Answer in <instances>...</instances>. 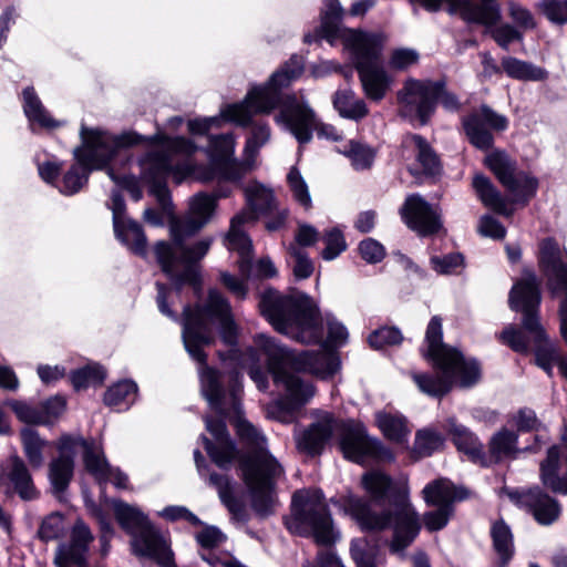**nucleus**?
I'll return each mask as SVG.
<instances>
[{
    "mask_svg": "<svg viewBox=\"0 0 567 567\" xmlns=\"http://www.w3.org/2000/svg\"><path fill=\"white\" fill-rule=\"evenodd\" d=\"M217 320L220 336L226 344L236 341V324L230 305L217 290H209L204 306L194 309L185 307L183 320V341L189 355L200 363V390L209 405L219 414L239 413L241 382L237 371L219 372L206 364L203 347L214 342L212 321Z\"/></svg>",
    "mask_w": 567,
    "mask_h": 567,
    "instance_id": "obj_1",
    "label": "nucleus"
},
{
    "mask_svg": "<svg viewBox=\"0 0 567 567\" xmlns=\"http://www.w3.org/2000/svg\"><path fill=\"white\" fill-rule=\"evenodd\" d=\"M302 71L301 60L297 56L291 58L266 83L252 85L241 102L223 107L220 115L229 122L246 127L252 125L255 115L270 114L280 106L275 121L284 125L300 144L309 143L313 131L319 137L341 140V135L332 125L320 122L308 102L299 100L295 94H282V89L298 79Z\"/></svg>",
    "mask_w": 567,
    "mask_h": 567,
    "instance_id": "obj_2",
    "label": "nucleus"
},
{
    "mask_svg": "<svg viewBox=\"0 0 567 567\" xmlns=\"http://www.w3.org/2000/svg\"><path fill=\"white\" fill-rule=\"evenodd\" d=\"M162 144L163 148L148 153L143 161L144 178L151 184V194L166 214L173 213L169 190L166 178L173 175L176 183L187 176H194L200 182H209L218 176L220 179L237 182L241 178H230L228 175L235 171L234 164H241L235 159V137L233 134H223L210 137L209 158L210 167L195 165L189 158L197 146L184 137L169 138L161 133L145 137V142Z\"/></svg>",
    "mask_w": 567,
    "mask_h": 567,
    "instance_id": "obj_3",
    "label": "nucleus"
},
{
    "mask_svg": "<svg viewBox=\"0 0 567 567\" xmlns=\"http://www.w3.org/2000/svg\"><path fill=\"white\" fill-rule=\"evenodd\" d=\"M206 429L215 443L203 437L210 460L220 468H228L238 458L243 480L248 488L251 507L261 517L274 513L277 505L275 482L284 474L279 462L266 449V439L245 420H238L237 433L246 444L247 452L238 455L235 443L229 439L223 420L206 417Z\"/></svg>",
    "mask_w": 567,
    "mask_h": 567,
    "instance_id": "obj_4",
    "label": "nucleus"
},
{
    "mask_svg": "<svg viewBox=\"0 0 567 567\" xmlns=\"http://www.w3.org/2000/svg\"><path fill=\"white\" fill-rule=\"evenodd\" d=\"M216 208V197L199 193L189 202V213L183 218L172 217L169 231L173 243L158 241L154 247L156 260L162 271L177 288L190 285L200 286L197 262L208 252L212 239L197 241L192 247L184 244L185 239L200 230L209 220Z\"/></svg>",
    "mask_w": 567,
    "mask_h": 567,
    "instance_id": "obj_5",
    "label": "nucleus"
},
{
    "mask_svg": "<svg viewBox=\"0 0 567 567\" xmlns=\"http://www.w3.org/2000/svg\"><path fill=\"white\" fill-rule=\"evenodd\" d=\"M362 485L371 499L377 504L389 502L393 512L381 514L372 512L370 504L359 497H349L346 511L363 530H382L394 525L391 550L399 553L406 548L416 537L420 523L416 513L408 498L405 487L398 486L391 477L380 471H371L362 476Z\"/></svg>",
    "mask_w": 567,
    "mask_h": 567,
    "instance_id": "obj_6",
    "label": "nucleus"
},
{
    "mask_svg": "<svg viewBox=\"0 0 567 567\" xmlns=\"http://www.w3.org/2000/svg\"><path fill=\"white\" fill-rule=\"evenodd\" d=\"M426 355L440 369L437 373H413L412 379L419 390L430 396L442 398L447 394L458 377L462 388H470L478 382L481 369L475 360H464L456 349L442 342V320L433 317L426 328Z\"/></svg>",
    "mask_w": 567,
    "mask_h": 567,
    "instance_id": "obj_7",
    "label": "nucleus"
},
{
    "mask_svg": "<svg viewBox=\"0 0 567 567\" xmlns=\"http://www.w3.org/2000/svg\"><path fill=\"white\" fill-rule=\"evenodd\" d=\"M333 432L340 433V447L351 461L359 463L364 457H373L390 462L394 458L393 453L380 440L369 436L362 426L338 421L330 413H324L317 422L296 434L297 449L309 456L319 455Z\"/></svg>",
    "mask_w": 567,
    "mask_h": 567,
    "instance_id": "obj_8",
    "label": "nucleus"
},
{
    "mask_svg": "<svg viewBox=\"0 0 567 567\" xmlns=\"http://www.w3.org/2000/svg\"><path fill=\"white\" fill-rule=\"evenodd\" d=\"M80 137L82 144L73 151L78 163L71 166L62 179L61 192L68 195L79 192L87 182L90 171L104 168L122 148L145 142V136L132 131L114 135L83 124Z\"/></svg>",
    "mask_w": 567,
    "mask_h": 567,
    "instance_id": "obj_9",
    "label": "nucleus"
},
{
    "mask_svg": "<svg viewBox=\"0 0 567 567\" xmlns=\"http://www.w3.org/2000/svg\"><path fill=\"white\" fill-rule=\"evenodd\" d=\"M261 315L280 333L300 343L322 340V319L315 302L307 296H284L265 291L259 301Z\"/></svg>",
    "mask_w": 567,
    "mask_h": 567,
    "instance_id": "obj_10",
    "label": "nucleus"
},
{
    "mask_svg": "<svg viewBox=\"0 0 567 567\" xmlns=\"http://www.w3.org/2000/svg\"><path fill=\"white\" fill-rule=\"evenodd\" d=\"M254 341L256 348L267 357L268 371L275 384L282 386L286 391V398L267 406V415L282 423H289L295 412L309 402L316 390L311 383L305 382L297 374L286 370L290 355L285 347L265 334H257Z\"/></svg>",
    "mask_w": 567,
    "mask_h": 567,
    "instance_id": "obj_11",
    "label": "nucleus"
},
{
    "mask_svg": "<svg viewBox=\"0 0 567 567\" xmlns=\"http://www.w3.org/2000/svg\"><path fill=\"white\" fill-rule=\"evenodd\" d=\"M343 45L351 52L365 96L372 102L383 100L391 89L392 79L382 66L381 38L362 31H346Z\"/></svg>",
    "mask_w": 567,
    "mask_h": 567,
    "instance_id": "obj_12",
    "label": "nucleus"
},
{
    "mask_svg": "<svg viewBox=\"0 0 567 567\" xmlns=\"http://www.w3.org/2000/svg\"><path fill=\"white\" fill-rule=\"evenodd\" d=\"M285 524L291 533L312 536L319 545H332L339 537L319 491H297L292 496L291 514L285 519Z\"/></svg>",
    "mask_w": 567,
    "mask_h": 567,
    "instance_id": "obj_13",
    "label": "nucleus"
},
{
    "mask_svg": "<svg viewBox=\"0 0 567 567\" xmlns=\"http://www.w3.org/2000/svg\"><path fill=\"white\" fill-rule=\"evenodd\" d=\"M113 509L121 527L132 536L131 545L135 555L150 557L161 567H175L173 551L166 539L140 508L114 501Z\"/></svg>",
    "mask_w": 567,
    "mask_h": 567,
    "instance_id": "obj_14",
    "label": "nucleus"
},
{
    "mask_svg": "<svg viewBox=\"0 0 567 567\" xmlns=\"http://www.w3.org/2000/svg\"><path fill=\"white\" fill-rule=\"evenodd\" d=\"M485 164L512 195L513 202H527L535 195L537 181L525 172L518 171L516 162L505 152L489 153L485 158Z\"/></svg>",
    "mask_w": 567,
    "mask_h": 567,
    "instance_id": "obj_15",
    "label": "nucleus"
},
{
    "mask_svg": "<svg viewBox=\"0 0 567 567\" xmlns=\"http://www.w3.org/2000/svg\"><path fill=\"white\" fill-rule=\"evenodd\" d=\"M440 86L430 80L405 81L398 92L401 113L405 116H415L422 125L426 124L435 110V93Z\"/></svg>",
    "mask_w": 567,
    "mask_h": 567,
    "instance_id": "obj_16",
    "label": "nucleus"
},
{
    "mask_svg": "<svg viewBox=\"0 0 567 567\" xmlns=\"http://www.w3.org/2000/svg\"><path fill=\"white\" fill-rule=\"evenodd\" d=\"M424 501L439 508L424 515V525L430 532L442 529L452 514V504L464 498V495L450 481L437 480L423 489Z\"/></svg>",
    "mask_w": 567,
    "mask_h": 567,
    "instance_id": "obj_17",
    "label": "nucleus"
},
{
    "mask_svg": "<svg viewBox=\"0 0 567 567\" xmlns=\"http://www.w3.org/2000/svg\"><path fill=\"white\" fill-rule=\"evenodd\" d=\"M462 125L470 143L478 150L487 151L494 142L492 130L504 131L507 127V118L487 105H482L464 116Z\"/></svg>",
    "mask_w": 567,
    "mask_h": 567,
    "instance_id": "obj_18",
    "label": "nucleus"
},
{
    "mask_svg": "<svg viewBox=\"0 0 567 567\" xmlns=\"http://www.w3.org/2000/svg\"><path fill=\"white\" fill-rule=\"evenodd\" d=\"M94 536L89 526L78 519L70 530L66 542L58 545L54 555L56 567H87V555L90 544Z\"/></svg>",
    "mask_w": 567,
    "mask_h": 567,
    "instance_id": "obj_19",
    "label": "nucleus"
},
{
    "mask_svg": "<svg viewBox=\"0 0 567 567\" xmlns=\"http://www.w3.org/2000/svg\"><path fill=\"white\" fill-rule=\"evenodd\" d=\"M400 215L406 226L422 237L432 236L442 228L441 214L419 194L405 198Z\"/></svg>",
    "mask_w": 567,
    "mask_h": 567,
    "instance_id": "obj_20",
    "label": "nucleus"
},
{
    "mask_svg": "<svg viewBox=\"0 0 567 567\" xmlns=\"http://www.w3.org/2000/svg\"><path fill=\"white\" fill-rule=\"evenodd\" d=\"M425 9L436 11L443 2L451 4L452 10L458 11L461 17L468 22L495 25L501 20V10L493 0H424Z\"/></svg>",
    "mask_w": 567,
    "mask_h": 567,
    "instance_id": "obj_21",
    "label": "nucleus"
},
{
    "mask_svg": "<svg viewBox=\"0 0 567 567\" xmlns=\"http://www.w3.org/2000/svg\"><path fill=\"white\" fill-rule=\"evenodd\" d=\"M78 441L75 437L63 435L58 442L59 456L49 464V480L54 495H60L66 491L73 477L75 447Z\"/></svg>",
    "mask_w": 567,
    "mask_h": 567,
    "instance_id": "obj_22",
    "label": "nucleus"
},
{
    "mask_svg": "<svg viewBox=\"0 0 567 567\" xmlns=\"http://www.w3.org/2000/svg\"><path fill=\"white\" fill-rule=\"evenodd\" d=\"M509 496L518 506L532 513L540 525H550L560 515L561 508L558 501L544 493L539 487L522 493H511Z\"/></svg>",
    "mask_w": 567,
    "mask_h": 567,
    "instance_id": "obj_23",
    "label": "nucleus"
},
{
    "mask_svg": "<svg viewBox=\"0 0 567 567\" xmlns=\"http://www.w3.org/2000/svg\"><path fill=\"white\" fill-rule=\"evenodd\" d=\"M9 481L14 492L23 501H33L39 497L30 470L18 454H11L0 468V484Z\"/></svg>",
    "mask_w": 567,
    "mask_h": 567,
    "instance_id": "obj_24",
    "label": "nucleus"
},
{
    "mask_svg": "<svg viewBox=\"0 0 567 567\" xmlns=\"http://www.w3.org/2000/svg\"><path fill=\"white\" fill-rule=\"evenodd\" d=\"M247 214H237L231 218L230 228L227 234V247L239 255V272L245 278L251 277L252 269V243L248 235L241 229L245 223H249Z\"/></svg>",
    "mask_w": 567,
    "mask_h": 567,
    "instance_id": "obj_25",
    "label": "nucleus"
},
{
    "mask_svg": "<svg viewBox=\"0 0 567 567\" xmlns=\"http://www.w3.org/2000/svg\"><path fill=\"white\" fill-rule=\"evenodd\" d=\"M290 355L288 364L293 360L295 367L298 370H302L312 374H316L322 379L328 378L337 372L339 369V361L337 357L328 351L326 348L319 351H302L296 357L287 350Z\"/></svg>",
    "mask_w": 567,
    "mask_h": 567,
    "instance_id": "obj_26",
    "label": "nucleus"
},
{
    "mask_svg": "<svg viewBox=\"0 0 567 567\" xmlns=\"http://www.w3.org/2000/svg\"><path fill=\"white\" fill-rule=\"evenodd\" d=\"M247 209L239 214H247V219L255 223L260 216H270L277 209V200L271 188L252 182L245 188Z\"/></svg>",
    "mask_w": 567,
    "mask_h": 567,
    "instance_id": "obj_27",
    "label": "nucleus"
},
{
    "mask_svg": "<svg viewBox=\"0 0 567 567\" xmlns=\"http://www.w3.org/2000/svg\"><path fill=\"white\" fill-rule=\"evenodd\" d=\"M270 140V128L266 123L254 124L251 128V134L247 138L245 150H244V159L241 164H234L233 168L235 169L233 174L228 175L230 178H243L246 174H248L255 166L256 157L259 153V150L268 143Z\"/></svg>",
    "mask_w": 567,
    "mask_h": 567,
    "instance_id": "obj_28",
    "label": "nucleus"
},
{
    "mask_svg": "<svg viewBox=\"0 0 567 567\" xmlns=\"http://www.w3.org/2000/svg\"><path fill=\"white\" fill-rule=\"evenodd\" d=\"M402 145L405 150L415 154L416 162L426 175H436L441 172V162L429 142L417 134L404 136Z\"/></svg>",
    "mask_w": 567,
    "mask_h": 567,
    "instance_id": "obj_29",
    "label": "nucleus"
},
{
    "mask_svg": "<svg viewBox=\"0 0 567 567\" xmlns=\"http://www.w3.org/2000/svg\"><path fill=\"white\" fill-rule=\"evenodd\" d=\"M446 430L460 452L474 462L482 461L483 445L466 426L458 424L455 419H449Z\"/></svg>",
    "mask_w": 567,
    "mask_h": 567,
    "instance_id": "obj_30",
    "label": "nucleus"
},
{
    "mask_svg": "<svg viewBox=\"0 0 567 567\" xmlns=\"http://www.w3.org/2000/svg\"><path fill=\"white\" fill-rule=\"evenodd\" d=\"M559 457V447L550 446L546 458L540 463V481L545 487L554 493L567 495V473L558 476Z\"/></svg>",
    "mask_w": 567,
    "mask_h": 567,
    "instance_id": "obj_31",
    "label": "nucleus"
},
{
    "mask_svg": "<svg viewBox=\"0 0 567 567\" xmlns=\"http://www.w3.org/2000/svg\"><path fill=\"white\" fill-rule=\"evenodd\" d=\"M20 440L29 465L33 470L41 468L45 462L44 452L50 446V443L38 431L27 426L21 429Z\"/></svg>",
    "mask_w": 567,
    "mask_h": 567,
    "instance_id": "obj_32",
    "label": "nucleus"
},
{
    "mask_svg": "<svg viewBox=\"0 0 567 567\" xmlns=\"http://www.w3.org/2000/svg\"><path fill=\"white\" fill-rule=\"evenodd\" d=\"M332 103L340 116L348 120L360 121L369 114L365 101L350 89L338 90L333 94Z\"/></svg>",
    "mask_w": 567,
    "mask_h": 567,
    "instance_id": "obj_33",
    "label": "nucleus"
},
{
    "mask_svg": "<svg viewBox=\"0 0 567 567\" xmlns=\"http://www.w3.org/2000/svg\"><path fill=\"white\" fill-rule=\"evenodd\" d=\"M375 422L388 440L400 444L408 442L411 429L405 416L379 411L375 413Z\"/></svg>",
    "mask_w": 567,
    "mask_h": 567,
    "instance_id": "obj_34",
    "label": "nucleus"
},
{
    "mask_svg": "<svg viewBox=\"0 0 567 567\" xmlns=\"http://www.w3.org/2000/svg\"><path fill=\"white\" fill-rule=\"evenodd\" d=\"M78 446L84 450V464L85 468L92 474L100 483L109 481L113 474V468L109 465L104 453L95 445L86 442L81 437H75Z\"/></svg>",
    "mask_w": 567,
    "mask_h": 567,
    "instance_id": "obj_35",
    "label": "nucleus"
},
{
    "mask_svg": "<svg viewBox=\"0 0 567 567\" xmlns=\"http://www.w3.org/2000/svg\"><path fill=\"white\" fill-rule=\"evenodd\" d=\"M473 187L482 203L495 213L509 216L512 210L507 207V199L492 184L489 178L476 175L473 178Z\"/></svg>",
    "mask_w": 567,
    "mask_h": 567,
    "instance_id": "obj_36",
    "label": "nucleus"
},
{
    "mask_svg": "<svg viewBox=\"0 0 567 567\" xmlns=\"http://www.w3.org/2000/svg\"><path fill=\"white\" fill-rule=\"evenodd\" d=\"M116 237L128 247L134 254L145 256L147 251V239L136 221L126 219L114 226Z\"/></svg>",
    "mask_w": 567,
    "mask_h": 567,
    "instance_id": "obj_37",
    "label": "nucleus"
},
{
    "mask_svg": "<svg viewBox=\"0 0 567 567\" xmlns=\"http://www.w3.org/2000/svg\"><path fill=\"white\" fill-rule=\"evenodd\" d=\"M342 9L337 0H327L324 9L321 12V32L330 43L334 39L340 38L343 42V33L346 31H355L354 29H346L340 25Z\"/></svg>",
    "mask_w": 567,
    "mask_h": 567,
    "instance_id": "obj_38",
    "label": "nucleus"
},
{
    "mask_svg": "<svg viewBox=\"0 0 567 567\" xmlns=\"http://www.w3.org/2000/svg\"><path fill=\"white\" fill-rule=\"evenodd\" d=\"M23 101V110L30 122L38 123L40 126L47 128H54L60 125L43 107L33 87L24 89Z\"/></svg>",
    "mask_w": 567,
    "mask_h": 567,
    "instance_id": "obj_39",
    "label": "nucleus"
},
{
    "mask_svg": "<svg viewBox=\"0 0 567 567\" xmlns=\"http://www.w3.org/2000/svg\"><path fill=\"white\" fill-rule=\"evenodd\" d=\"M502 68L508 76L520 81H543L547 78L544 69L512 56L502 60Z\"/></svg>",
    "mask_w": 567,
    "mask_h": 567,
    "instance_id": "obj_40",
    "label": "nucleus"
},
{
    "mask_svg": "<svg viewBox=\"0 0 567 567\" xmlns=\"http://www.w3.org/2000/svg\"><path fill=\"white\" fill-rule=\"evenodd\" d=\"M443 435L433 429H422L415 433L413 453L419 457H426L444 446Z\"/></svg>",
    "mask_w": 567,
    "mask_h": 567,
    "instance_id": "obj_41",
    "label": "nucleus"
},
{
    "mask_svg": "<svg viewBox=\"0 0 567 567\" xmlns=\"http://www.w3.org/2000/svg\"><path fill=\"white\" fill-rule=\"evenodd\" d=\"M517 435L506 429L497 432L489 442V452L496 461L513 457L517 452Z\"/></svg>",
    "mask_w": 567,
    "mask_h": 567,
    "instance_id": "obj_42",
    "label": "nucleus"
},
{
    "mask_svg": "<svg viewBox=\"0 0 567 567\" xmlns=\"http://www.w3.org/2000/svg\"><path fill=\"white\" fill-rule=\"evenodd\" d=\"M208 484L217 489L221 502L231 513L235 515L241 513V505L234 496L231 480L228 475L210 473Z\"/></svg>",
    "mask_w": 567,
    "mask_h": 567,
    "instance_id": "obj_43",
    "label": "nucleus"
},
{
    "mask_svg": "<svg viewBox=\"0 0 567 567\" xmlns=\"http://www.w3.org/2000/svg\"><path fill=\"white\" fill-rule=\"evenodd\" d=\"M491 535L496 553L506 564L513 555V535L509 527L502 520L495 522Z\"/></svg>",
    "mask_w": 567,
    "mask_h": 567,
    "instance_id": "obj_44",
    "label": "nucleus"
},
{
    "mask_svg": "<svg viewBox=\"0 0 567 567\" xmlns=\"http://www.w3.org/2000/svg\"><path fill=\"white\" fill-rule=\"evenodd\" d=\"M105 379V371L99 364L86 365L71 374V382L76 390L85 389L90 385H99Z\"/></svg>",
    "mask_w": 567,
    "mask_h": 567,
    "instance_id": "obj_45",
    "label": "nucleus"
},
{
    "mask_svg": "<svg viewBox=\"0 0 567 567\" xmlns=\"http://www.w3.org/2000/svg\"><path fill=\"white\" fill-rule=\"evenodd\" d=\"M137 386L132 381H122L109 388L104 395V402L110 406L133 402Z\"/></svg>",
    "mask_w": 567,
    "mask_h": 567,
    "instance_id": "obj_46",
    "label": "nucleus"
},
{
    "mask_svg": "<svg viewBox=\"0 0 567 567\" xmlns=\"http://www.w3.org/2000/svg\"><path fill=\"white\" fill-rule=\"evenodd\" d=\"M65 532L64 518L60 513H51L45 516L38 529V537L44 542L55 540Z\"/></svg>",
    "mask_w": 567,
    "mask_h": 567,
    "instance_id": "obj_47",
    "label": "nucleus"
},
{
    "mask_svg": "<svg viewBox=\"0 0 567 567\" xmlns=\"http://www.w3.org/2000/svg\"><path fill=\"white\" fill-rule=\"evenodd\" d=\"M289 189L295 198L306 209L311 207V196L308 185L297 167H291L287 175Z\"/></svg>",
    "mask_w": 567,
    "mask_h": 567,
    "instance_id": "obj_48",
    "label": "nucleus"
},
{
    "mask_svg": "<svg viewBox=\"0 0 567 567\" xmlns=\"http://www.w3.org/2000/svg\"><path fill=\"white\" fill-rule=\"evenodd\" d=\"M350 551L358 567H375L377 548L365 538L354 539Z\"/></svg>",
    "mask_w": 567,
    "mask_h": 567,
    "instance_id": "obj_49",
    "label": "nucleus"
},
{
    "mask_svg": "<svg viewBox=\"0 0 567 567\" xmlns=\"http://www.w3.org/2000/svg\"><path fill=\"white\" fill-rule=\"evenodd\" d=\"M536 8L553 23L567 22V0H542Z\"/></svg>",
    "mask_w": 567,
    "mask_h": 567,
    "instance_id": "obj_50",
    "label": "nucleus"
},
{
    "mask_svg": "<svg viewBox=\"0 0 567 567\" xmlns=\"http://www.w3.org/2000/svg\"><path fill=\"white\" fill-rule=\"evenodd\" d=\"M17 415V417L27 424H43L44 419L41 416L40 406L30 405L19 400H9L6 402Z\"/></svg>",
    "mask_w": 567,
    "mask_h": 567,
    "instance_id": "obj_51",
    "label": "nucleus"
},
{
    "mask_svg": "<svg viewBox=\"0 0 567 567\" xmlns=\"http://www.w3.org/2000/svg\"><path fill=\"white\" fill-rule=\"evenodd\" d=\"M403 337L399 329L394 327H384L373 331L368 342L373 349H382L386 346L399 344Z\"/></svg>",
    "mask_w": 567,
    "mask_h": 567,
    "instance_id": "obj_52",
    "label": "nucleus"
},
{
    "mask_svg": "<svg viewBox=\"0 0 567 567\" xmlns=\"http://www.w3.org/2000/svg\"><path fill=\"white\" fill-rule=\"evenodd\" d=\"M346 155L350 157L355 169L369 168L374 158V153L370 147L355 142H350L349 150L346 151Z\"/></svg>",
    "mask_w": 567,
    "mask_h": 567,
    "instance_id": "obj_53",
    "label": "nucleus"
},
{
    "mask_svg": "<svg viewBox=\"0 0 567 567\" xmlns=\"http://www.w3.org/2000/svg\"><path fill=\"white\" fill-rule=\"evenodd\" d=\"M288 251L295 259V265L292 268L295 277L298 279H306L310 277L313 272V265L308 258L307 254L295 244H290Z\"/></svg>",
    "mask_w": 567,
    "mask_h": 567,
    "instance_id": "obj_54",
    "label": "nucleus"
},
{
    "mask_svg": "<svg viewBox=\"0 0 567 567\" xmlns=\"http://www.w3.org/2000/svg\"><path fill=\"white\" fill-rule=\"evenodd\" d=\"M323 241L326 244V248L322 250V257L326 260L334 259L347 248L344 237L337 228L327 231L323 237Z\"/></svg>",
    "mask_w": 567,
    "mask_h": 567,
    "instance_id": "obj_55",
    "label": "nucleus"
},
{
    "mask_svg": "<svg viewBox=\"0 0 567 567\" xmlns=\"http://www.w3.org/2000/svg\"><path fill=\"white\" fill-rule=\"evenodd\" d=\"M433 269L442 275L456 274L458 268L464 266V257L460 252L449 254L443 257H432Z\"/></svg>",
    "mask_w": 567,
    "mask_h": 567,
    "instance_id": "obj_56",
    "label": "nucleus"
},
{
    "mask_svg": "<svg viewBox=\"0 0 567 567\" xmlns=\"http://www.w3.org/2000/svg\"><path fill=\"white\" fill-rule=\"evenodd\" d=\"M40 406L43 425L55 421L65 410V401L61 396H53L45 400Z\"/></svg>",
    "mask_w": 567,
    "mask_h": 567,
    "instance_id": "obj_57",
    "label": "nucleus"
},
{
    "mask_svg": "<svg viewBox=\"0 0 567 567\" xmlns=\"http://www.w3.org/2000/svg\"><path fill=\"white\" fill-rule=\"evenodd\" d=\"M502 341L509 346L514 351L519 353L528 352V341L524 333L516 328L509 326L501 333Z\"/></svg>",
    "mask_w": 567,
    "mask_h": 567,
    "instance_id": "obj_58",
    "label": "nucleus"
},
{
    "mask_svg": "<svg viewBox=\"0 0 567 567\" xmlns=\"http://www.w3.org/2000/svg\"><path fill=\"white\" fill-rule=\"evenodd\" d=\"M359 250L361 257L370 264L380 262L385 256L383 246L373 238L362 240Z\"/></svg>",
    "mask_w": 567,
    "mask_h": 567,
    "instance_id": "obj_59",
    "label": "nucleus"
},
{
    "mask_svg": "<svg viewBox=\"0 0 567 567\" xmlns=\"http://www.w3.org/2000/svg\"><path fill=\"white\" fill-rule=\"evenodd\" d=\"M492 38L503 49H507L513 41H520L522 33L511 24H502L491 30Z\"/></svg>",
    "mask_w": 567,
    "mask_h": 567,
    "instance_id": "obj_60",
    "label": "nucleus"
},
{
    "mask_svg": "<svg viewBox=\"0 0 567 567\" xmlns=\"http://www.w3.org/2000/svg\"><path fill=\"white\" fill-rule=\"evenodd\" d=\"M249 278H245L240 274V278H236L227 271L220 272V280L223 285L238 299H245L248 292L247 280Z\"/></svg>",
    "mask_w": 567,
    "mask_h": 567,
    "instance_id": "obj_61",
    "label": "nucleus"
},
{
    "mask_svg": "<svg viewBox=\"0 0 567 567\" xmlns=\"http://www.w3.org/2000/svg\"><path fill=\"white\" fill-rule=\"evenodd\" d=\"M195 538L203 548H214L226 540V536L214 526L203 528L196 534Z\"/></svg>",
    "mask_w": 567,
    "mask_h": 567,
    "instance_id": "obj_62",
    "label": "nucleus"
},
{
    "mask_svg": "<svg viewBox=\"0 0 567 567\" xmlns=\"http://www.w3.org/2000/svg\"><path fill=\"white\" fill-rule=\"evenodd\" d=\"M508 12L509 17L513 21L524 30L534 29L536 27L533 14L529 10L522 7L518 3L509 2L508 3Z\"/></svg>",
    "mask_w": 567,
    "mask_h": 567,
    "instance_id": "obj_63",
    "label": "nucleus"
},
{
    "mask_svg": "<svg viewBox=\"0 0 567 567\" xmlns=\"http://www.w3.org/2000/svg\"><path fill=\"white\" fill-rule=\"evenodd\" d=\"M478 231L485 237L494 239H502L505 237L506 230L503 225L489 215H485L481 218L478 225Z\"/></svg>",
    "mask_w": 567,
    "mask_h": 567,
    "instance_id": "obj_64",
    "label": "nucleus"
}]
</instances>
